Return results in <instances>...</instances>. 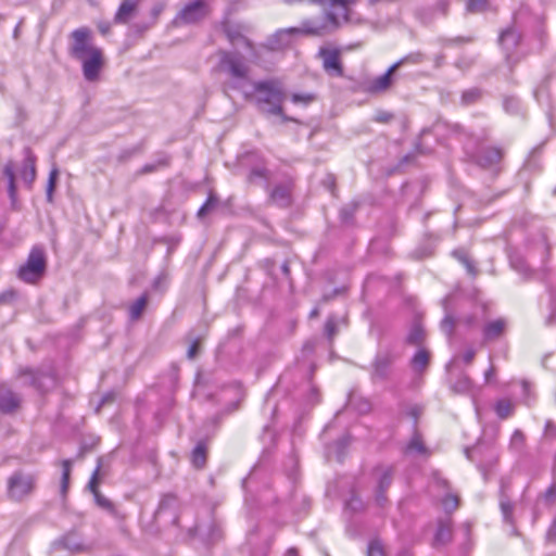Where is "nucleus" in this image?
Masks as SVG:
<instances>
[{
  "mask_svg": "<svg viewBox=\"0 0 556 556\" xmlns=\"http://www.w3.org/2000/svg\"><path fill=\"white\" fill-rule=\"evenodd\" d=\"M68 55L80 63L83 76L88 83L100 79L105 64L103 50L94 43L93 33L89 27H79L68 35Z\"/></svg>",
  "mask_w": 556,
  "mask_h": 556,
  "instance_id": "nucleus-1",
  "label": "nucleus"
},
{
  "mask_svg": "<svg viewBox=\"0 0 556 556\" xmlns=\"http://www.w3.org/2000/svg\"><path fill=\"white\" fill-rule=\"evenodd\" d=\"M338 27V16L333 12H326L319 18L304 20L298 27L278 29L267 38L265 47L271 51L283 50L290 47L298 36L323 37Z\"/></svg>",
  "mask_w": 556,
  "mask_h": 556,
  "instance_id": "nucleus-2",
  "label": "nucleus"
},
{
  "mask_svg": "<svg viewBox=\"0 0 556 556\" xmlns=\"http://www.w3.org/2000/svg\"><path fill=\"white\" fill-rule=\"evenodd\" d=\"M218 56L215 70L228 78L224 88L242 90L250 81V67L244 58L238 52L225 50H220Z\"/></svg>",
  "mask_w": 556,
  "mask_h": 556,
  "instance_id": "nucleus-3",
  "label": "nucleus"
},
{
  "mask_svg": "<svg viewBox=\"0 0 556 556\" xmlns=\"http://www.w3.org/2000/svg\"><path fill=\"white\" fill-rule=\"evenodd\" d=\"M254 90L257 93L256 104L262 113L280 116L282 122L294 121L292 117L283 114L282 102L285 94L275 81H257L254 84Z\"/></svg>",
  "mask_w": 556,
  "mask_h": 556,
  "instance_id": "nucleus-4",
  "label": "nucleus"
},
{
  "mask_svg": "<svg viewBox=\"0 0 556 556\" xmlns=\"http://www.w3.org/2000/svg\"><path fill=\"white\" fill-rule=\"evenodd\" d=\"M47 270V257L45 249L40 245L31 248L26 262L20 266L17 277L20 280L36 285L39 282Z\"/></svg>",
  "mask_w": 556,
  "mask_h": 556,
  "instance_id": "nucleus-5",
  "label": "nucleus"
},
{
  "mask_svg": "<svg viewBox=\"0 0 556 556\" xmlns=\"http://www.w3.org/2000/svg\"><path fill=\"white\" fill-rule=\"evenodd\" d=\"M35 489V478L29 473L16 471L7 482V496L13 502H22Z\"/></svg>",
  "mask_w": 556,
  "mask_h": 556,
  "instance_id": "nucleus-6",
  "label": "nucleus"
},
{
  "mask_svg": "<svg viewBox=\"0 0 556 556\" xmlns=\"http://www.w3.org/2000/svg\"><path fill=\"white\" fill-rule=\"evenodd\" d=\"M395 356L390 349L379 350L370 364V379L374 383L389 380Z\"/></svg>",
  "mask_w": 556,
  "mask_h": 556,
  "instance_id": "nucleus-7",
  "label": "nucleus"
},
{
  "mask_svg": "<svg viewBox=\"0 0 556 556\" xmlns=\"http://www.w3.org/2000/svg\"><path fill=\"white\" fill-rule=\"evenodd\" d=\"M188 536L190 539L199 538L202 543L212 546L222 541L224 532L220 522L212 518L204 523H197L189 528Z\"/></svg>",
  "mask_w": 556,
  "mask_h": 556,
  "instance_id": "nucleus-8",
  "label": "nucleus"
},
{
  "mask_svg": "<svg viewBox=\"0 0 556 556\" xmlns=\"http://www.w3.org/2000/svg\"><path fill=\"white\" fill-rule=\"evenodd\" d=\"M84 551L80 535L72 530L55 539L50 545L51 556H72Z\"/></svg>",
  "mask_w": 556,
  "mask_h": 556,
  "instance_id": "nucleus-9",
  "label": "nucleus"
},
{
  "mask_svg": "<svg viewBox=\"0 0 556 556\" xmlns=\"http://www.w3.org/2000/svg\"><path fill=\"white\" fill-rule=\"evenodd\" d=\"M207 15V5L203 0H195L186 4L176 15L174 23L178 26L195 24Z\"/></svg>",
  "mask_w": 556,
  "mask_h": 556,
  "instance_id": "nucleus-10",
  "label": "nucleus"
},
{
  "mask_svg": "<svg viewBox=\"0 0 556 556\" xmlns=\"http://www.w3.org/2000/svg\"><path fill=\"white\" fill-rule=\"evenodd\" d=\"M318 54L323 60V67L327 74L336 77H342L344 75L339 50L321 48Z\"/></svg>",
  "mask_w": 556,
  "mask_h": 556,
  "instance_id": "nucleus-11",
  "label": "nucleus"
},
{
  "mask_svg": "<svg viewBox=\"0 0 556 556\" xmlns=\"http://www.w3.org/2000/svg\"><path fill=\"white\" fill-rule=\"evenodd\" d=\"M2 174L8 179L7 193L10 200V210L18 212L22 210V202L17 197V189L15 185V167L13 163L9 162L5 164Z\"/></svg>",
  "mask_w": 556,
  "mask_h": 556,
  "instance_id": "nucleus-12",
  "label": "nucleus"
},
{
  "mask_svg": "<svg viewBox=\"0 0 556 556\" xmlns=\"http://www.w3.org/2000/svg\"><path fill=\"white\" fill-rule=\"evenodd\" d=\"M521 41V33L515 26H508L503 29L498 36V43L506 53V59L509 61L513 52Z\"/></svg>",
  "mask_w": 556,
  "mask_h": 556,
  "instance_id": "nucleus-13",
  "label": "nucleus"
},
{
  "mask_svg": "<svg viewBox=\"0 0 556 556\" xmlns=\"http://www.w3.org/2000/svg\"><path fill=\"white\" fill-rule=\"evenodd\" d=\"M248 157L250 160H257L258 162L253 165L248 175V181L251 184H257L258 181L264 182V187L269 189V179L270 172L267 169L266 164L263 159H261L256 153H249Z\"/></svg>",
  "mask_w": 556,
  "mask_h": 556,
  "instance_id": "nucleus-14",
  "label": "nucleus"
},
{
  "mask_svg": "<svg viewBox=\"0 0 556 556\" xmlns=\"http://www.w3.org/2000/svg\"><path fill=\"white\" fill-rule=\"evenodd\" d=\"M18 175L25 186L28 189H31L36 179V157L29 148L24 149V160L21 168L18 169Z\"/></svg>",
  "mask_w": 556,
  "mask_h": 556,
  "instance_id": "nucleus-15",
  "label": "nucleus"
},
{
  "mask_svg": "<svg viewBox=\"0 0 556 556\" xmlns=\"http://www.w3.org/2000/svg\"><path fill=\"white\" fill-rule=\"evenodd\" d=\"M178 506H179V500L175 494H173V493L164 494L161 497L159 506L154 513V518L159 519L163 514L170 511L174 514L173 521H172L173 525L179 526V517L176 515Z\"/></svg>",
  "mask_w": 556,
  "mask_h": 556,
  "instance_id": "nucleus-16",
  "label": "nucleus"
},
{
  "mask_svg": "<svg viewBox=\"0 0 556 556\" xmlns=\"http://www.w3.org/2000/svg\"><path fill=\"white\" fill-rule=\"evenodd\" d=\"M503 157V150L497 147H491L481 150L475 157L476 163L483 168H491L497 165Z\"/></svg>",
  "mask_w": 556,
  "mask_h": 556,
  "instance_id": "nucleus-17",
  "label": "nucleus"
},
{
  "mask_svg": "<svg viewBox=\"0 0 556 556\" xmlns=\"http://www.w3.org/2000/svg\"><path fill=\"white\" fill-rule=\"evenodd\" d=\"M269 198L273 203L278 206L287 207L291 203V184L285 182L276 185L269 192Z\"/></svg>",
  "mask_w": 556,
  "mask_h": 556,
  "instance_id": "nucleus-18",
  "label": "nucleus"
},
{
  "mask_svg": "<svg viewBox=\"0 0 556 556\" xmlns=\"http://www.w3.org/2000/svg\"><path fill=\"white\" fill-rule=\"evenodd\" d=\"M397 70V65H391L388 71L371 79L368 84V90L372 93H379L388 90L392 85V75Z\"/></svg>",
  "mask_w": 556,
  "mask_h": 556,
  "instance_id": "nucleus-19",
  "label": "nucleus"
},
{
  "mask_svg": "<svg viewBox=\"0 0 556 556\" xmlns=\"http://www.w3.org/2000/svg\"><path fill=\"white\" fill-rule=\"evenodd\" d=\"M507 321L504 318H497L486 323L482 329L484 341H495L500 339L506 329Z\"/></svg>",
  "mask_w": 556,
  "mask_h": 556,
  "instance_id": "nucleus-20",
  "label": "nucleus"
},
{
  "mask_svg": "<svg viewBox=\"0 0 556 556\" xmlns=\"http://www.w3.org/2000/svg\"><path fill=\"white\" fill-rule=\"evenodd\" d=\"M452 541V523L451 521L439 520L437 531L434 533V547L444 546Z\"/></svg>",
  "mask_w": 556,
  "mask_h": 556,
  "instance_id": "nucleus-21",
  "label": "nucleus"
},
{
  "mask_svg": "<svg viewBox=\"0 0 556 556\" xmlns=\"http://www.w3.org/2000/svg\"><path fill=\"white\" fill-rule=\"evenodd\" d=\"M374 475L377 479L376 490L387 492L393 480V468L391 466H378L374 469Z\"/></svg>",
  "mask_w": 556,
  "mask_h": 556,
  "instance_id": "nucleus-22",
  "label": "nucleus"
},
{
  "mask_svg": "<svg viewBox=\"0 0 556 556\" xmlns=\"http://www.w3.org/2000/svg\"><path fill=\"white\" fill-rule=\"evenodd\" d=\"M140 0H123L115 16V23L124 24L127 23L136 11Z\"/></svg>",
  "mask_w": 556,
  "mask_h": 556,
  "instance_id": "nucleus-23",
  "label": "nucleus"
},
{
  "mask_svg": "<svg viewBox=\"0 0 556 556\" xmlns=\"http://www.w3.org/2000/svg\"><path fill=\"white\" fill-rule=\"evenodd\" d=\"M96 504L103 510H105L108 514H110L112 517L116 519H124L125 514L121 513L115 504L106 498L101 492L97 493L94 496Z\"/></svg>",
  "mask_w": 556,
  "mask_h": 556,
  "instance_id": "nucleus-24",
  "label": "nucleus"
},
{
  "mask_svg": "<svg viewBox=\"0 0 556 556\" xmlns=\"http://www.w3.org/2000/svg\"><path fill=\"white\" fill-rule=\"evenodd\" d=\"M21 397L12 391L2 392V415L12 414L20 408Z\"/></svg>",
  "mask_w": 556,
  "mask_h": 556,
  "instance_id": "nucleus-25",
  "label": "nucleus"
},
{
  "mask_svg": "<svg viewBox=\"0 0 556 556\" xmlns=\"http://www.w3.org/2000/svg\"><path fill=\"white\" fill-rule=\"evenodd\" d=\"M405 452L407 454H419V455H427L428 448L426 447L421 434L417 431V429L414 430V433L409 440V442L406 445Z\"/></svg>",
  "mask_w": 556,
  "mask_h": 556,
  "instance_id": "nucleus-26",
  "label": "nucleus"
},
{
  "mask_svg": "<svg viewBox=\"0 0 556 556\" xmlns=\"http://www.w3.org/2000/svg\"><path fill=\"white\" fill-rule=\"evenodd\" d=\"M430 362V353L425 349H419L410 359V366L416 372L426 370Z\"/></svg>",
  "mask_w": 556,
  "mask_h": 556,
  "instance_id": "nucleus-27",
  "label": "nucleus"
},
{
  "mask_svg": "<svg viewBox=\"0 0 556 556\" xmlns=\"http://www.w3.org/2000/svg\"><path fill=\"white\" fill-rule=\"evenodd\" d=\"M206 452L207 447L205 442L199 441L191 452V463L195 468L201 469L205 466Z\"/></svg>",
  "mask_w": 556,
  "mask_h": 556,
  "instance_id": "nucleus-28",
  "label": "nucleus"
},
{
  "mask_svg": "<svg viewBox=\"0 0 556 556\" xmlns=\"http://www.w3.org/2000/svg\"><path fill=\"white\" fill-rule=\"evenodd\" d=\"M149 296L147 293L140 295L134 303L128 307L129 319L131 321L138 320L148 305Z\"/></svg>",
  "mask_w": 556,
  "mask_h": 556,
  "instance_id": "nucleus-29",
  "label": "nucleus"
},
{
  "mask_svg": "<svg viewBox=\"0 0 556 556\" xmlns=\"http://www.w3.org/2000/svg\"><path fill=\"white\" fill-rule=\"evenodd\" d=\"M472 387L471 379L465 372H459L456 380L451 382L452 391L457 394H466L471 391Z\"/></svg>",
  "mask_w": 556,
  "mask_h": 556,
  "instance_id": "nucleus-30",
  "label": "nucleus"
},
{
  "mask_svg": "<svg viewBox=\"0 0 556 556\" xmlns=\"http://www.w3.org/2000/svg\"><path fill=\"white\" fill-rule=\"evenodd\" d=\"M425 329L419 321H414L407 336L406 343L409 345H420L425 340Z\"/></svg>",
  "mask_w": 556,
  "mask_h": 556,
  "instance_id": "nucleus-31",
  "label": "nucleus"
},
{
  "mask_svg": "<svg viewBox=\"0 0 556 556\" xmlns=\"http://www.w3.org/2000/svg\"><path fill=\"white\" fill-rule=\"evenodd\" d=\"M509 262H510V265L511 267L518 271L519 274L528 277L531 273V269H530V266L527 262V260L525 258L523 255H521L520 253H511L509 255Z\"/></svg>",
  "mask_w": 556,
  "mask_h": 556,
  "instance_id": "nucleus-32",
  "label": "nucleus"
},
{
  "mask_svg": "<svg viewBox=\"0 0 556 556\" xmlns=\"http://www.w3.org/2000/svg\"><path fill=\"white\" fill-rule=\"evenodd\" d=\"M452 255L466 267L469 275H471V276L477 275L478 271L476 269V266H475L473 262L470 260V257L465 249H463V248L456 249L452 252Z\"/></svg>",
  "mask_w": 556,
  "mask_h": 556,
  "instance_id": "nucleus-33",
  "label": "nucleus"
},
{
  "mask_svg": "<svg viewBox=\"0 0 556 556\" xmlns=\"http://www.w3.org/2000/svg\"><path fill=\"white\" fill-rule=\"evenodd\" d=\"M426 60V55L420 51L410 52L396 61L393 65H397V70L404 65H418Z\"/></svg>",
  "mask_w": 556,
  "mask_h": 556,
  "instance_id": "nucleus-34",
  "label": "nucleus"
},
{
  "mask_svg": "<svg viewBox=\"0 0 556 556\" xmlns=\"http://www.w3.org/2000/svg\"><path fill=\"white\" fill-rule=\"evenodd\" d=\"M358 205L359 204L356 201H352V202L345 204L340 210L341 222L346 225L352 224L353 219H354V215H355L356 211L358 210Z\"/></svg>",
  "mask_w": 556,
  "mask_h": 556,
  "instance_id": "nucleus-35",
  "label": "nucleus"
},
{
  "mask_svg": "<svg viewBox=\"0 0 556 556\" xmlns=\"http://www.w3.org/2000/svg\"><path fill=\"white\" fill-rule=\"evenodd\" d=\"M170 157L167 154H162L159 159L151 164H146L140 169L141 174H150L157 170L160 167H166L169 165Z\"/></svg>",
  "mask_w": 556,
  "mask_h": 556,
  "instance_id": "nucleus-36",
  "label": "nucleus"
},
{
  "mask_svg": "<svg viewBox=\"0 0 556 556\" xmlns=\"http://www.w3.org/2000/svg\"><path fill=\"white\" fill-rule=\"evenodd\" d=\"M481 98L482 90L480 88H469L462 93V104L470 105L478 102Z\"/></svg>",
  "mask_w": 556,
  "mask_h": 556,
  "instance_id": "nucleus-37",
  "label": "nucleus"
},
{
  "mask_svg": "<svg viewBox=\"0 0 556 556\" xmlns=\"http://www.w3.org/2000/svg\"><path fill=\"white\" fill-rule=\"evenodd\" d=\"M500 508H501L504 521H506L507 523H513L514 505L509 501V498L504 494H502V496H501Z\"/></svg>",
  "mask_w": 556,
  "mask_h": 556,
  "instance_id": "nucleus-38",
  "label": "nucleus"
},
{
  "mask_svg": "<svg viewBox=\"0 0 556 556\" xmlns=\"http://www.w3.org/2000/svg\"><path fill=\"white\" fill-rule=\"evenodd\" d=\"M514 412V405L508 400H500L495 404V413L501 419L508 418Z\"/></svg>",
  "mask_w": 556,
  "mask_h": 556,
  "instance_id": "nucleus-39",
  "label": "nucleus"
},
{
  "mask_svg": "<svg viewBox=\"0 0 556 556\" xmlns=\"http://www.w3.org/2000/svg\"><path fill=\"white\" fill-rule=\"evenodd\" d=\"M59 177V169L56 167L52 168L49 173L48 182H47V190H46V197L47 201L49 203L53 202V192L56 186Z\"/></svg>",
  "mask_w": 556,
  "mask_h": 556,
  "instance_id": "nucleus-40",
  "label": "nucleus"
},
{
  "mask_svg": "<svg viewBox=\"0 0 556 556\" xmlns=\"http://www.w3.org/2000/svg\"><path fill=\"white\" fill-rule=\"evenodd\" d=\"M489 9L488 0H467L466 11L471 14L483 13Z\"/></svg>",
  "mask_w": 556,
  "mask_h": 556,
  "instance_id": "nucleus-41",
  "label": "nucleus"
},
{
  "mask_svg": "<svg viewBox=\"0 0 556 556\" xmlns=\"http://www.w3.org/2000/svg\"><path fill=\"white\" fill-rule=\"evenodd\" d=\"M448 301V298L444 299V308L447 311L446 302ZM455 328V320L453 316L446 312L445 317L441 321V329L443 332H445L448 337L453 334Z\"/></svg>",
  "mask_w": 556,
  "mask_h": 556,
  "instance_id": "nucleus-42",
  "label": "nucleus"
},
{
  "mask_svg": "<svg viewBox=\"0 0 556 556\" xmlns=\"http://www.w3.org/2000/svg\"><path fill=\"white\" fill-rule=\"evenodd\" d=\"M540 500L544 502L546 506H552L556 501V475H554V479L552 484L547 488V490L541 494Z\"/></svg>",
  "mask_w": 556,
  "mask_h": 556,
  "instance_id": "nucleus-43",
  "label": "nucleus"
},
{
  "mask_svg": "<svg viewBox=\"0 0 556 556\" xmlns=\"http://www.w3.org/2000/svg\"><path fill=\"white\" fill-rule=\"evenodd\" d=\"M218 204V198L214 193H210L206 201L202 204V206L199 208L197 215L199 218H202L205 216L211 210L216 207Z\"/></svg>",
  "mask_w": 556,
  "mask_h": 556,
  "instance_id": "nucleus-44",
  "label": "nucleus"
},
{
  "mask_svg": "<svg viewBox=\"0 0 556 556\" xmlns=\"http://www.w3.org/2000/svg\"><path fill=\"white\" fill-rule=\"evenodd\" d=\"M101 462H102V459L98 458L97 467L93 470L91 478L87 484V489L92 493L93 496L97 493H100L98 485H99V473H100V469H101Z\"/></svg>",
  "mask_w": 556,
  "mask_h": 556,
  "instance_id": "nucleus-45",
  "label": "nucleus"
},
{
  "mask_svg": "<svg viewBox=\"0 0 556 556\" xmlns=\"http://www.w3.org/2000/svg\"><path fill=\"white\" fill-rule=\"evenodd\" d=\"M520 101L514 96H505L503 99V108L509 114H516L519 111Z\"/></svg>",
  "mask_w": 556,
  "mask_h": 556,
  "instance_id": "nucleus-46",
  "label": "nucleus"
},
{
  "mask_svg": "<svg viewBox=\"0 0 556 556\" xmlns=\"http://www.w3.org/2000/svg\"><path fill=\"white\" fill-rule=\"evenodd\" d=\"M526 437L520 430H515L509 442V447L516 452H520L525 445Z\"/></svg>",
  "mask_w": 556,
  "mask_h": 556,
  "instance_id": "nucleus-47",
  "label": "nucleus"
},
{
  "mask_svg": "<svg viewBox=\"0 0 556 556\" xmlns=\"http://www.w3.org/2000/svg\"><path fill=\"white\" fill-rule=\"evenodd\" d=\"M291 100L295 104H304L307 105L316 100V94L312 92H296L291 96Z\"/></svg>",
  "mask_w": 556,
  "mask_h": 556,
  "instance_id": "nucleus-48",
  "label": "nucleus"
},
{
  "mask_svg": "<svg viewBox=\"0 0 556 556\" xmlns=\"http://www.w3.org/2000/svg\"><path fill=\"white\" fill-rule=\"evenodd\" d=\"M22 301V294L13 289H9L2 292V305L3 304H15Z\"/></svg>",
  "mask_w": 556,
  "mask_h": 556,
  "instance_id": "nucleus-49",
  "label": "nucleus"
},
{
  "mask_svg": "<svg viewBox=\"0 0 556 556\" xmlns=\"http://www.w3.org/2000/svg\"><path fill=\"white\" fill-rule=\"evenodd\" d=\"M338 332L337 319L334 316H329L325 324V334L329 341H332Z\"/></svg>",
  "mask_w": 556,
  "mask_h": 556,
  "instance_id": "nucleus-50",
  "label": "nucleus"
},
{
  "mask_svg": "<svg viewBox=\"0 0 556 556\" xmlns=\"http://www.w3.org/2000/svg\"><path fill=\"white\" fill-rule=\"evenodd\" d=\"M367 556H386L383 546L378 540H372L369 542Z\"/></svg>",
  "mask_w": 556,
  "mask_h": 556,
  "instance_id": "nucleus-51",
  "label": "nucleus"
},
{
  "mask_svg": "<svg viewBox=\"0 0 556 556\" xmlns=\"http://www.w3.org/2000/svg\"><path fill=\"white\" fill-rule=\"evenodd\" d=\"M421 414H422V407L417 404L410 405L406 409V415L414 419V430L417 428V420Z\"/></svg>",
  "mask_w": 556,
  "mask_h": 556,
  "instance_id": "nucleus-52",
  "label": "nucleus"
},
{
  "mask_svg": "<svg viewBox=\"0 0 556 556\" xmlns=\"http://www.w3.org/2000/svg\"><path fill=\"white\" fill-rule=\"evenodd\" d=\"M472 41H473L472 37L458 36V37H454V38L443 39V45L446 47H450V46H456V45L470 43Z\"/></svg>",
  "mask_w": 556,
  "mask_h": 556,
  "instance_id": "nucleus-53",
  "label": "nucleus"
},
{
  "mask_svg": "<svg viewBox=\"0 0 556 556\" xmlns=\"http://www.w3.org/2000/svg\"><path fill=\"white\" fill-rule=\"evenodd\" d=\"M393 119V114L388 111H378L374 117V121L381 124H388Z\"/></svg>",
  "mask_w": 556,
  "mask_h": 556,
  "instance_id": "nucleus-54",
  "label": "nucleus"
},
{
  "mask_svg": "<svg viewBox=\"0 0 556 556\" xmlns=\"http://www.w3.org/2000/svg\"><path fill=\"white\" fill-rule=\"evenodd\" d=\"M443 505L446 510H454L458 506V497L456 495L450 494L444 498Z\"/></svg>",
  "mask_w": 556,
  "mask_h": 556,
  "instance_id": "nucleus-55",
  "label": "nucleus"
},
{
  "mask_svg": "<svg viewBox=\"0 0 556 556\" xmlns=\"http://www.w3.org/2000/svg\"><path fill=\"white\" fill-rule=\"evenodd\" d=\"M71 476H66V472H62L60 493L62 497H65L70 488Z\"/></svg>",
  "mask_w": 556,
  "mask_h": 556,
  "instance_id": "nucleus-56",
  "label": "nucleus"
},
{
  "mask_svg": "<svg viewBox=\"0 0 556 556\" xmlns=\"http://www.w3.org/2000/svg\"><path fill=\"white\" fill-rule=\"evenodd\" d=\"M375 501L379 507L383 508L388 503V498L386 496V491L376 490L375 491Z\"/></svg>",
  "mask_w": 556,
  "mask_h": 556,
  "instance_id": "nucleus-57",
  "label": "nucleus"
},
{
  "mask_svg": "<svg viewBox=\"0 0 556 556\" xmlns=\"http://www.w3.org/2000/svg\"><path fill=\"white\" fill-rule=\"evenodd\" d=\"M546 541L549 543H556V518L553 520L546 532Z\"/></svg>",
  "mask_w": 556,
  "mask_h": 556,
  "instance_id": "nucleus-58",
  "label": "nucleus"
},
{
  "mask_svg": "<svg viewBox=\"0 0 556 556\" xmlns=\"http://www.w3.org/2000/svg\"><path fill=\"white\" fill-rule=\"evenodd\" d=\"M476 356V351L473 349H468L464 352L462 355V359L466 365H469L472 363L473 358Z\"/></svg>",
  "mask_w": 556,
  "mask_h": 556,
  "instance_id": "nucleus-59",
  "label": "nucleus"
},
{
  "mask_svg": "<svg viewBox=\"0 0 556 556\" xmlns=\"http://www.w3.org/2000/svg\"><path fill=\"white\" fill-rule=\"evenodd\" d=\"M165 4L162 2L155 3L151 9V15L154 20H157L160 14L164 11Z\"/></svg>",
  "mask_w": 556,
  "mask_h": 556,
  "instance_id": "nucleus-60",
  "label": "nucleus"
},
{
  "mask_svg": "<svg viewBox=\"0 0 556 556\" xmlns=\"http://www.w3.org/2000/svg\"><path fill=\"white\" fill-rule=\"evenodd\" d=\"M198 349H199V342L198 341L192 342L187 351L188 358H190V359L194 358L198 353Z\"/></svg>",
  "mask_w": 556,
  "mask_h": 556,
  "instance_id": "nucleus-61",
  "label": "nucleus"
},
{
  "mask_svg": "<svg viewBox=\"0 0 556 556\" xmlns=\"http://www.w3.org/2000/svg\"><path fill=\"white\" fill-rule=\"evenodd\" d=\"M61 465H62V472H66V476H71L73 460L72 459H63Z\"/></svg>",
  "mask_w": 556,
  "mask_h": 556,
  "instance_id": "nucleus-62",
  "label": "nucleus"
},
{
  "mask_svg": "<svg viewBox=\"0 0 556 556\" xmlns=\"http://www.w3.org/2000/svg\"><path fill=\"white\" fill-rule=\"evenodd\" d=\"M471 527H472V525L469 521L464 522L462 526V528L464 530V534L468 541L470 540Z\"/></svg>",
  "mask_w": 556,
  "mask_h": 556,
  "instance_id": "nucleus-63",
  "label": "nucleus"
},
{
  "mask_svg": "<svg viewBox=\"0 0 556 556\" xmlns=\"http://www.w3.org/2000/svg\"><path fill=\"white\" fill-rule=\"evenodd\" d=\"M337 294V290H334L333 292L329 293V294H324L321 296V299L317 302L319 303L320 305L329 302L330 300H332L334 298V295Z\"/></svg>",
  "mask_w": 556,
  "mask_h": 556,
  "instance_id": "nucleus-64",
  "label": "nucleus"
}]
</instances>
